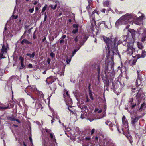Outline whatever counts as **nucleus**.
Here are the masks:
<instances>
[{"label": "nucleus", "instance_id": "nucleus-8", "mask_svg": "<svg viewBox=\"0 0 146 146\" xmlns=\"http://www.w3.org/2000/svg\"><path fill=\"white\" fill-rule=\"evenodd\" d=\"M141 117V116L132 117L131 118V124L134 127H135L137 124L138 120Z\"/></svg>", "mask_w": 146, "mask_h": 146}, {"label": "nucleus", "instance_id": "nucleus-56", "mask_svg": "<svg viewBox=\"0 0 146 146\" xmlns=\"http://www.w3.org/2000/svg\"><path fill=\"white\" fill-rule=\"evenodd\" d=\"M6 32H5V31H4L3 33V35L4 38H5L6 37Z\"/></svg>", "mask_w": 146, "mask_h": 146}, {"label": "nucleus", "instance_id": "nucleus-18", "mask_svg": "<svg viewBox=\"0 0 146 146\" xmlns=\"http://www.w3.org/2000/svg\"><path fill=\"white\" fill-rule=\"evenodd\" d=\"M35 107L37 108H41V105L40 103L39 102L38 100L36 101Z\"/></svg>", "mask_w": 146, "mask_h": 146}, {"label": "nucleus", "instance_id": "nucleus-1", "mask_svg": "<svg viewBox=\"0 0 146 146\" xmlns=\"http://www.w3.org/2000/svg\"><path fill=\"white\" fill-rule=\"evenodd\" d=\"M128 31L131 33V37L124 35L121 39L116 37L115 38L114 42H112L111 40L103 36V40L106 43L108 48L116 49L118 45L121 43L123 46L127 44V48L126 52L127 54L131 55L133 53L134 50L133 46L135 39V32L133 29H129Z\"/></svg>", "mask_w": 146, "mask_h": 146}, {"label": "nucleus", "instance_id": "nucleus-41", "mask_svg": "<svg viewBox=\"0 0 146 146\" xmlns=\"http://www.w3.org/2000/svg\"><path fill=\"white\" fill-rule=\"evenodd\" d=\"M78 31V29H75L73 30L72 33H73L75 34Z\"/></svg>", "mask_w": 146, "mask_h": 146}, {"label": "nucleus", "instance_id": "nucleus-38", "mask_svg": "<svg viewBox=\"0 0 146 146\" xmlns=\"http://www.w3.org/2000/svg\"><path fill=\"white\" fill-rule=\"evenodd\" d=\"M53 117L54 119L55 118H56L57 119H59V117L57 115L55 114H53Z\"/></svg>", "mask_w": 146, "mask_h": 146}, {"label": "nucleus", "instance_id": "nucleus-4", "mask_svg": "<svg viewBox=\"0 0 146 146\" xmlns=\"http://www.w3.org/2000/svg\"><path fill=\"white\" fill-rule=\"evenodd\" d=\"M128 102V104L126 106L125 109L127 110L129 112L128 110V108H133L136 105L137 102L135 100H134L132 98H130Z\"/></svg>", "mask_w": 146, "mask_h": 146}, {"label": "nucleus", "instance_id": "nucleus-19", "mask_svg": "<svg viewBox=\"0 0 146 146\" xmlns=\"http://www.w3.org/2000/svg\"><path fill=\"white\" fill-rule=\"evenodd\" d=\"M137 45L139 49L142 50L144 46L141 43L139 42H137Z\"/></svg>", "mask_w": 146, "mask_h": 146}, {"label": "nucleus", "instance_id": "nucleus-59", "mask_svg": "<svg viewBox=\"0 0 146 146\" xmlns=\"http://www.w3.org/2000/svg\"><path fill=\"white\" fill-rule=\"evenodd\" d=\"M50 88H51V90L54 91L55 90V88L54 87L52 88H51L50 86Z\"/></svg>", "mask_w": 146, "mask_h": 146}, {"label": "nucleus", "instance_id": "nucleus-42", "mask_svg": "<svg viewBox=\"0 0 146 146\" xmlns=\"http://www.w3.org/2000/svg\"><path fill=\"white\" fill-rule=\"evenodd\" d=\"M47 5H46L45 6L43 7V8L42 10V12H44L45 10H46V8H47Z\"/></svg>", "mask_w": 146, "mask_h": 146}, {"label": "nucleus", "instance_id": "nucleus-50", "mask_svg": "<svg viewBox=\"0 0 146 146\" xmlns=\"http://www.w3.org/2000/svg\"><path fill=\"white\" fill-rule=\"evenodd\" d=\"M44 15H45V17H44V21H45L46 20V18H47V15H46V13H45Z\"/></svg>", "mask_w": 146, "mask_h": 146}, {"label": "nucleus", "instance_id": "nucleus-6", "mask_svg": "<svg viewBox=\"0 0 146 146\" xmlns=\"http://www.w3.org/2000/svg\"><path fill=\"white\" fill-rule=\"evenodd\" d=\"M8 48V45L7 43L3 45L2 47L1 53H0V58L1 59L5 58L3 54H5L6 53Z\"/></svg>", "mask_w": 146, "mask_h": 146}, {"label": "nucleus", "instance_id": "nucleus-46", "mask_svg": "<svg viewBox=\"0 0 146 146\" xmlns=\"http://www.w3.org/2000/svg\"><path fill=\"white\" fill-rule=\"evenodd\" d=\"M55 55L54 54L53 52H51L50 54V56L52 57H54Z\"/></svg>", "mask_w": 146, "mask_h": 146}, {"label": "nucleus", "instance_id": "nucleus-37", "mask_svg": "<svg viewBox=\"0 0 146 146\" xmlns=\"http://www.w3.org/2000/svg\"><path fill=\"white\" fill-rule=\"evenodd\" d=\"M73 27L75 29H78L79 25L78 24H74L73 25Z\"/></svg>", "mask_w": 146, "mask_h": 146}, {"label": "nucleus", "instance_id": "nucleus-62", "mask_svg": "<svg viewBox=\"0 0 146 146\" xmlns=\"http://www.w3.org/2000/svg\"><path fill=\"white\" fill-rule=\"evenodd\" d=\"M50 59L49 58L47 59V62L48 63V64H49L50 62Z\"/></svg>", "mask_w": 146, "mask_h": 146}, {"label": "nucleus", "instance_id": "nucleus-60", "mask_svg": "<svg viewBox=\"0 0 146 146\" xmlns=\"http://www.w3.org/2000/svg\"><path fill=\"white\" fill-rule=\"evenodd\" d=\"M38 3V2L37 1H35L34 2H33V4L34 5H36V4H37Z\"/></svg>", "mask_w": 146, "mask_h": 146}, {"label": "nucleus", "instance_id": "nucleus-32", "mask_svg": "<svg viewBox=\"0 0 146 146\" xmlns=\"http://www.w3.org/2000/svg\"><path fill=\"white\" fill-rule=\"evenodd\" d=\"M97 71L98 72V74L97 75V78L99 80V79L100 78V69L99 68V66H98V67L97 68Z\"/></svg>", "mask_w": 146, "mask_h": 146}, {"label": "nucleus", "instance_id": "nucleus-22", "mask_svg": "<svg viewBox=\"0 0 146 146\" xmlns=\"http://www.w3.org/2000/svg\"><path fill=\"white\" fill-rule=\"evenodd\" d=\"M21 44H31L32 43L31 42L28 41L27 40L24 39L21 42Z\"/></svg>", "mask_w": 146, "mask_h": 146}, {"label": "nucleus", "instance_id": "nucleus-55", "mask_svg": "<svg viewBox=\"0 0 146 146\" xmlns=\"http://www.w3.org/2000/svg\"><path fill=\"white\" fill-rule=\"evenodd\" d=\"M66 35H62V38L63 39L65 38L66 37Z\"/></svg>", "mask_w": 146, "mask_h": 146}, {"label": "nucleus", "instance_id": "nucleus-40", "mask_svg": "<svg viewBox=\"0 0 146 146\" xmlns=\"http://www.w3.org/2000/svg\"><path fill=\"white\" fill-rule=\"evenodd\" d=\"M39 94L40 96V97L41 98H42L43 99L44 98V95L43 93H42V92H39Z\"/></svg>", "mask_w": 146, "mask_h": 146}, {"label": "nucleus", "instance_id": "nucleus-5", "mask_svg": "<svg viewBox=\"0 0 146 146\" xmlns=\"http://www.w3.org/2000/svg\"><path fill=\"white\" fill-rule=\"evenodd\" d=\"M137 30L139 34H142L141 41L143 42L146 41V29L141 28Z\"/></svg>", "mask_w": 146, "mask_h": 146}, {"label": "nucleus", "instance_id": "nucleus-44", "mask_svg": "<svg viewBox=\"0 0 146 146\" xmlns=\"http://www.w3.org/2000/svg\"><path fill=\"white\" fill-rule=\"evenodd\" d=\"M34 10V8H32V9H29V11L30 12V13H32L33 12Z\"/></svg>", "mask_w": 146, "mask_h": 146}, {"label": "nucleus", "instance_id": "nucleus-61", "mask_svg": "<svg viewBox=\"0 0 146 146\" xmlns=\"http://www.w3.org/2000/svg\"><path fill=\"white\" fill-rule=\"evenodd\" d=\"M28 66L30 68H32V65L31 64H29L28 65Z\"/></svg>", "mask_w": 146, "mask_h": 146}, {"label": "nucleus", "instance_id": "nucleus-36", "mask_svg": "<svg viewBox=\"0 0 146 146\" xmlns=\"http://www.w3.org/2000/svg\"><path fill=\"white\" fill-rule=\"evenodd\" d=\"M50 7L51 8L53 9H55L57 7V4H55L54 5H51Z\"/></svg>", "mask_w": 146, "mask_h": 146}, {"label": "nucleus", "instance_id": "nucleus-14", "mask_svg": "<svg viewBox=\"0 0 146 146\" xmlns=\"http://www.w3.org/2000/svg\"><path fill=\"white\" fill-rule=\"evenodd\" d=\"M68 109L69 111L71 112L72 115H75L76 116V118H77V115L76 111L73 109L72 107H70V108L69 107H68Z\"/></svg>", "mask_w": 146, "mask_h": 146}, {"label": "nucleus", "instance_id": "nucleus-43", "mask_svg": "<svg viewBox=\"0 0 146 146\" xmlns=\"http://www.w3.org/2000/svg\"><path fill=\"white\" fill-rule=\"evenodd\" d=\"M9 104L10 105V108H11L14 106V102H11V103H10Z\"/></svg>", "mask_w": 146, "mask_h": 146}, {"label": "nucleus", "instance_id": "nucleus-23", "mask_svg": "<svg viewBox=\"0 0 146 146\" xmlns=\"http://www.w3.org/2000/svg\"><path fill=\"white\" fill-rule=\"evenodd\" d=\"M9 119L12 121H16L17 122L19 123L20 122V121L18 119H17L16 118L14 117H9Z\"/></svg>", "mask_w": 146, "mask_h": 146}, {"label": "nucleus", "instance_id": "nucleus-52", "mask_svg": "<svg viewBox=\"0 0 146 146\" xmlns=\"http://www.w3.org/2000/svg\"><path fill=\"white\" fill-rule=\"evenodd\" d=\"M2 70L0 68V76H2L3 75Z\"/></svg>", "mask_w": 146, "mask_h": 146}, {"label": "nucleus", "instance_id": "nucleus-29", "mask_svg": "<svg viewBox=\"0 0 146 146\" xmlns=\"http://www.w3.org/2000/svg\"><path fill=\"white\" fill-rule=\"evenodd\" d=\"M81 38L78 36L76 37L74 39V40L76 42H77L78 41H79V43L81 44V45H82L83 44H81V42L80 41Z\"/></svg>", "mask_w": 146, "mask_h": 146}, {"label": "nucleus", "instance_id": "nucleus-21", "mask_svg": "<svg viewBox=\"0 0 146 146\" xmlns=\"http://www.w3.org/2000/svg\"><path fill=\"white\" fill-rule=\"evenodd\" d=\"M136 86H139L141 84V80L140 78H137L136 80Z\"/></svg>", "mask_w": 146, "mask_h": 146}, {"label": "nucleus", "instance_id": "nucleus-3", "mask_svg": "<svg viewBox=\"0 0 146 146\" xmlns=\"http://www.w3.org/2000/svg\"><path fill=\"white\" fill-rule=\"evenodd\" d=\"M64 91L65 92L63 94L64 97L66 104L68 106V107H70V108L72 107L71 106L72 105V102L69 96L68 92L65 89H64Z\"/></svg>", "mask_w": 146, "mask_h": 146}, {"label": "nucleus", "instance_id": "nucleus-35", "mask_svg": "<svg viewBox=\"0 0 146 146\" xmlns=\"http://www.w3.org/2000/svg\"><path fill=\"white\" fill-rule=\"evenodd\" d=\"M105 124H106V125H109V126H111V123L110 121H106L105 122Z\"/></svg>", "mask_w": 146, "mask_h": 146}, {"label": "nucleus", "instance_id": "nucleus-9", "mask_svg": "<svg viewBox=\"0 0 146 146\" xmlns=\"http://www.w3.org/2000/svg\"><path fill=\"white\" fill-rule=\"evenodd\" d=\"M104 146H116L115 144L113 143L111 141H108L106 144L104 143ZM94 145L95 146H102L100 144H98V145H96V144H95Z\"/></svg>", "mask_w": 146, "mask_h": 146}, {"label": "nucleus", "instance_id": "nucleus-27", "mask_svg": "<svg viewBox=\"0 0 146 146\" xmlns=\"http://www.w3.org/2000/svg\"><path fill=\"white\" fill-rule=\"evenodd\" d=\"M88 2L89 4L88 6L86 8L88 10V11H89L90 9H91L90 5H91L92 4V1H91V0L88 1Z\"/></svg>", "mask_w": 146, "mask_h": 146}, {"label": "nucleus", "instance_id": "nucleus-33", "mask_svg": "<svg viewBox=\"0 0 146 146\" xmlns=\"http://www.w3.org/2000/svg\"><path fill=\"white\" fill-rule=\"evenodd\" d=\"M36 89V87L35 85L32 86L31 88V92L35 91Z\"/></svg>", "mask_w": 146, "mask_h": 146}, {"label": "nucleus", "instance_id": "nucleus-12", "mask_svg": "<svg viewBox=\"0 0 146 146\" xmlns=\"http://www.w3.org/2000/svg\"><path fill=\"white\" fill-rule=\"evenodd\" d=\"M137 99L139 102L143 97V92L141 90H140L138 92L137 95H136Z\"/></svg>", "mask_w": 146, "mask_h": 146}, {"label": "nucleus", "instance_id": "nucleus-34", "mask_svg": "<svg viewBox=\"0 0 146 146\" xmlns=\"http://www.w3.org/2000/svg\"><path fill=\"white\" fill-rule=\"evenodd\" d=\"M95 13H96V11H94L92 12V15L91 17H92V20L94 22V23L95 22L94 21V17L93 16V15Z\"/></svg>", "mask_w": 146, "mask_h": 146}, {"label": "nucleus", "instance_id": "nucleus-28", "mask_svg": "<svg viewBox=\"0 0 146 146\" xmlns=\"http://www.w3.org/2000/svg\"><path fill=\"white\" fill-rule=\"evenodd\" d=\"M26 55L29 56L31 58H33L35 55V53L34 52H33L32 54L30 53H27Z\"/></svg>", "mask_w": 146, "mask_h": 146}, {"label": "nucleus", "instance_id": "nucleus-47", "mask_svg": "<svg viewBox=\"0 0 146 146\" xmlns=\"http://www.w3.org/2000/svg\"><path fill=\"white\" fill-rule=\"evenodd\" d=\"M35 32L36 31H35L34 32L33 34V38L34 39H35L36 37V35H35Z\"/></svg>", "mask_w": 146, "mask_h": 146}, {"label": "nucleus", "instance_id": "nucleus-11", "mask_svg": "<svg viewBox=\"0 0 146 146\" xmlns=\"http://www.w3.org/2000/svg\"><path fill=\"white\" fill-rule=\"evenodd\" d=\"M54 78L53 76H50V77L47 78L46 82L48 84H51L54 82Z\"/></svg>", "mask_w": 146, "mask_h": 146}, {"label": "nucleus", "instance_id": "nucleus-64", "mask_svg": "<svg viewBox=\"0 0 146 146\" xmlns=\"http://www.w3.org/2000/svg\"><path fill=\"white\" fill-rule=\"evenodd\" d=\"M88 119L89 120V121H90V122H92V121L93 120H94V119H90V118H89V119Z\"/></svg>", "mask_w": 146, "mask_h": 146}, {"label": "nucleus", "instance_id": "nucleus-58", "mask_svg": "<svg viewBox=\"0 0 146 146\" xmlns=\"http://www.w3.org/2000/svg\"><path fill=\"white\" fill-rule=\"evenodd\" d=\"M144 106H145V104L144 103L142 104H141V105L140 109H142L143 108V107Z\"/></svg>", "mask_w": 146, "mask_h": 146}, {"label": "nucleus", "instance_id": "nucleus-10", "mask_svg": "<svg viewBox=\"0 0 146 146\" xmlns=\"http://www.w3.org/2000/svg\"><path fill=\"white\" fill-rule=\"evenodd\" d=\"M31 86H28L25 89V92L27 93V94L29 96H30L31 98L33 99V100H35V98L33 96H32L31 94H29V93L31 92Z\"/></svg>", "mask_w": 146, "mask_h": 146}, {"label": "nucleus", "instance_id": "nucleus-13", "mask_svg": "<svg viewBox=\"0 0 146 146\" xmlns=\"http://www.w3.org/2000/svg\"><path fill=\"white\" fill-rule=\"evenodd\" d=\"M9 104H8L7 106H5V105L0 102V110H3L9 108Z\"/></svg>", "mask_w": 146, "mask_h": 146}, {"label": "nucleus", "instance_id": "nucleus-16", "mask_svg": "<svg viewBox=\"0 0 146 146\" xmlns=\"http://www.w3.org/2000/svg\"><path fill=\"white\" fill-rule=\"evenodd\" d=\"M19 59L20 60V63L21 66V67H20V69H23L25 66L23 63L24 60V58L21 56H20L19 57Z\"/></svg>", "mask_w": 146, "mask_h": 146}, {"label": "nucleus", "instance_id": "nucleus-45", "mask_svg": "<svg viewBox=\"0 0 146 146\" xmlns=\"http://www.w3.org/2000/svg\"><path fill=\"white\" fill-rule=\"evenodd\" d=\"M71 58L69 59H66V62H67V64H69L70 62L71 61Z\"/></svg>", "mask_w": 146, "mask_h": 146}, {"label": "nucleus", "instance_id": "nucleus-7", "mask_svg": "<svg viewBox=\"0 0 146 146\" xmlns=\"http://www.w3.org/2000/svg\"><path fill=\"white\" fill-rule=\"evenodd\" d=\"M127 138L131 144L132 145L133 141L135 143H137L139 141L140 136L137 134H136L135 135V137L133 138V141L132 139V137L131 136H129L128 137H127Z\"/></svg>", "mask_w": 146, "mask_h": 146}, {"label": "nucleus", "instance_id": "nucleus-57", "mask_svg": "<svg viewBox=\"0 0 146 146\" xmlns=\"http://www.w3.org/2000/svg\"><path fill=\"white\" fill-rule=\"evenodd\" d=\"M86 102H89V101H90V99L88 98V96H87L86 97Z\"/></svg>", "mask_w": 146, "mask_h": 146}, {"label": "nucleus", "instance_id": "nucleus-49", "mask_svg": "<svg viewBox=\"0 0 146 146\" xmlns=\"http://www.w3.org/2000/svg\"><path fill=\"white\" fill-rule=\"evenodd\" d=\"M100 11L103 13H105L106 11V9H101Z\"/></svg>", "mask_w": 146, "mask_h": 146}, {"label": "nucleus", "instance_id": "nucleus-17", "mask_svg": "<svg viewBox=\"0 0 146 146\" xmlns=\"http://www.w3.org/2000/svg\"><path fill=\"white\" fill-rule=\"evenodd\" d=\"M122 120L123 125L125 126H127L128 125V122L125 116L124 115L123 116L122 118Z\"/></svg>", "mask_w": 146, "mask_h": 146}, {"label": "nucleus", "instance_id": "nucleus-24", "mask_svg": "<svg viewBox=\"0 0 146 146\" xmlns=\"http://www.w3.org/2000/svg\"><path fill=\"white\" fill-rule=\"evenodd\" d=\"M136 62V61L135 60H131L129 62V64L132 66L134 65L135 64Z\"/></svg>", "mask_w": 146, "mask_h": 146}, {"label": "nucleus", "instance_id": "nucleus-20", "mask_svg": "<svg viewBox=\"0 0 146 146\" xmlns=\"http://www.w3.org/2000/svg\"><path fill=\"white\" fill-rule=\"evenodd\" d=\"M50 137L52 141L53 142H56V140L55 138L54 135L53 133H51L50 134Z\"/></svg>", "mask_w": 146, "mask_h": 146}, {"label": "nucleus", "instance_id": "nucleus-63", "mask_svg": "<svg viewBox=\"0 0 146 146\" xmlns=\"http://www.w3.org/2000/svg\"><path fill=\"white\" fill-rule=\"evenodd\" d=\"M29 139L30 141L32 142V138H31V137L30 136L29 137Z\"/></svg>", "mask_w": 146, "mask_h": 146}, {"label": "nucleus", "instance_id": "nucleus-15", "mask_svg": "<svg viewBox=\"0 0 146 146\" xmlns=\"http://www.w3.org/2000/svg\"><path fill=\"white\" fill-rule=\"evenodd\" d=\"M142 51V54L141 55L140 54H138L137 56V57L138 58H144L145 57L146 55V52L144 50H141Z\"/></svg>", "mask_w": 146, "mask_h": 146}, {"label": "nucleus", "instance_id": "nucleus-48", "mask_svg": "<svg viewBox=\"0 0 146 146\" xmlns=\"http://www.w3.org/2000/svg\"><path fill=\"white\" fill-rule=\"evenodd\" d=\"M136 88H134L133 89V91H132V92L131 93V95H133V94L135 92V91H134V90H135Z\"/></svg>", "mask_w": 146, "mask_h": 146}, {"label": "nucleus", "instance_id": "nucleus-31", "mask_svg": "<svg viewBox=\"0 0 146 146\" xmlns=\"http://www.w3.org/2000/svg\"><path fill=\"white\" fill-rule=\"evenodd\" d=\"M89 96H90V98L92 100H93V97L92 92L90 90H89Z\"/></svg>", "mask_w": 146, "mask_h": 146}, {"label": "nucleus", "instance_id": "nucleus-53", "mask_svg": "<svg viewBox=\"0 0 146 146\" xmlns=\"http://www.w3.org/2000/svg\"><path fill=\"white\" fill-rule=\"evenodd\" d=\"M64 42V40H63V39L61 40L60 41V44H62V43H63Z\"/></svg>", "mask_w": 146, "mask_h": 146}, {"label": "nucleus", "instance_id": "nucleus-54", "mask_svg": "<svg viewBox=\"0 0 146 146\" xmlns=\"http://www.w3.org/2000/svg\"><path fill=\"white\" fill-rule=\"evenodd\" d=\"M95 131V129H93L91 131V134L92 135L94 133Z\"/></svg>", "mask_w": 146, "mask_h": 146}, {"label": "nucleus", "instance_id": "nucleus-2", "mask_svg": "<svg viewBox=\"0 0 146 146\" xmlns=\"http://www.w3.org/2000/svg\"><path fill=\"white\" fill-rule=\"evenodd\" d=\"M144 17V15L142 14L141 16H140L137 18V21H133V22H132L133 20L131 15L127 14L122 16L116 21L115 26L117 28L120 25L127 24L126 28L127 29L129 28L130 24H133V22L136 24L140 25L141 24L140 22L143 19Z\"/></svg>", "mask_w": 146, "mask_h": 146}, {"label": "nucleus", "instance_id": "nucleus-25", "mask_svg": "<svg viewBox=\"0 0 146 146\" xmlns=\"http://www.w3.org/2000/svg\"><path fill=\"white\" fill-rule=\"evenodd\" d=\"M110 5L109 2L108 1H105L103 2V5L104 6L108 7L110 6Z\"/></svg>", "mask_w": 146, "mask_h": 146}, {"label": "nucleus", "instance_id": "nucleus-26", "mask_svg": "<svg viewBox=\"0 0 146 146\" xmlns=\"http://www.w3.org/2000/svg\"><path fill=\"white\" fill-rule=\"evenodd\" d=\"M110 51H109L108 52V57H109V58H111L112 59H113V55H114V51H111V54H112V55H111V56H110Z\"/></svg>", "mask_w": 146, "mask_h": 146}, {"label": "nucleus", "instance_id": "nucleus-39", "mask_svg": "<svg viewBox=\"0 0 146 146\" xmlns=\"http://www.w3.org/2000/svg\"><path fill=\"white\" fill-rule=\"evenodd\" d=\"M80 47L78 48V49H75L74 50L73 52L72 53V57H73L74 55L76 53L78 50L79 49Z\"/></svg>", "mask_w": 146, "mask_h": 146}, {"label": "nucleus", "instance_id": "nucleus-30", "mask_svg": "<svg viewBox=\"0 0 146 146\" xmlns=\"http://www.w3.org/2000/svg\"><path fill=\"white\" fill-rule=\"evenodd\" d=\"M87 113H85L84 114H82L80 116V118L82 119H83L86 118V117L87 116Z\"/></svg>", "mask_w": 146, "mask_h": 146}, {"label": "nucleus", "instance_id": "nucleus-51", "mask_svg": "<svg viewBox=\"0 0 146 146\" xmlns=\"http://www.w3.org/2000/svg\"><path fill=\"white\" fill-rule=\"evenodd\" d=\"M21 101L23 103V104L24 106V105L25 104L24 99H21Z\"/></svg>", "mask_w": 146, "mask_h": 146}]
</instances>
